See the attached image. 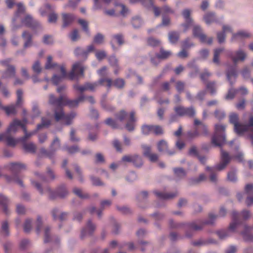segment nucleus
<instances>
[{
	"mask_svg": "<svg viewBox=\"0 0 253 253\" xmlns=\"http://www.w3.org/2000/svg\"><path fill=\"white\" fill-rule=\"evenodd\" d=\"M85 99V96L82 94L78 98L74 100H70L65 95H60L58 98L50 94L49 95V103L56 107L57 108L54 112V118L56 121L62 120L66 125H70L72 124L74 119L76 117L75 112L65 115L62 107L67 105L70 108L76 107L80 103L83 102Z\"/></svg>",
	"mask_w": 253,
	"mask_h": 253,
	"instance_id": "obj_1",
	"label": "nucleus"
},
{
	"mask_svg": "<svg viewBox=\"0 0 253 253\" xmlns=\"http://www.w3.org/2000/svg\"><path fill=\"white\" fill-rule=\"evenodd\" d=\"M229 122L234 126L235 132L239 135L247 134V135L253 131V117H250L248 125H244L239 122L238 115L232 113L229 115Z\"/></svg>",
	"mask_w": 253,
	"mask_h": 253,
	"instance_id": "obj_2",
	"label": "nucleus"
},
{
	"mask_svg": "<svg viewBox=\"0 0 253 253\" xmlns=\"http://www.w3.org/2000/svg\"><path fill=\"white\" fill-rule=\"evenodd\" d=\"M32 183L39 191L41 195L44 193L46 194L48 197L51 199H54L57 197L63 198L68 194V191L65 187L62 185L58 187L55 192L53 191L49 187H47L45 188L44 191L42 188L41 184L34 181H32Z\"/></svg>",
	"mask_w": 253,
	"mask_h": 253,
	"instance_id": "obj_3",
	"label": "nucleus"
},
{
	"mask_svg": "<svg viewBox=\"0 0 253 253\" xmlns=\"http://www.w3.org/2000/svg\"><path fill=\"white\" fill-rule=\"evenodd\" d=\"M231 160V157L227 152L221 150V162L216 165L214 168H211L209 167L206 168L207 170L211 171L210 176V180L212 182H216L217 181V176L213 172L215 170L221 171L224 169L228 164Z\"/></svg>",
	"mask_w": 253,
	"mask_h": 253,
	"instance_id": "obj_4",
	"label": "nucleus"
},
{
	"mask_svg": "<svg viewBox=\"0 0 253 253\" xmlns=\"http://www.w3.org/2000/svg\"><path fill=\"white\" fill-rule=\"evenodd\" d=\"M106 83V86L110 88L112 86V80L109 78H101L98 82L89 83H86L84 85H79L78 84H75L73 87L76 90L80 92H83L86 90L93 91L99 85H104V83Z\"/></svg>",
	"mask_w": 253,
	"mask_h": 253,
	"instance_id": "obj_5",
	"label": "nucleus"
},
{
	"mask_svg": "<svg viewBox=\"0 0 253 253\" xmlns=\"http://www.w3.org/2000/svg\"><path fill=\"white\" fill-rule=\"evenodd\" d=\"M226 126L221 124L214 126V133L211 139L212 143L215 146H220L225 142V130Z\"/></svg>",
	"mask_w": 253,
	"mask_h": 253,
	"instance_id": "obj_6",
	"label": "nucleus"
},
{
	"mask_svg": "<svg viewBox=\"0 0 253 253\" xmlns=\"http://www.w3.org/2000/svg\"><path fill=\"white\" fill-rule=\"evenodd\" d=\"M52 118V115L47 114L46 117H43L42 118V122L41 124H38L37 126V128L34 131L27 132L25 126L23 128V130L25 133V135L23 137L19 138V140L21 142H24L32 136L35 134L38 130H40L44 127H47L50 124L51 119Z\"/></svg>",
	"mask_w": 253,
	"mask_h": 253,
	"instance_id": "obj_7",
	"label": "nucleus"
},
{
	"mask_svg": "<svg viewBox=\"0 0 253 253\" xmlns=\"http://www.w3.org/2000/svg\"><path fill=\"white\" fill-rule=\"evenodd\" d=\"M129 116L124 110H121L120 112L116 114V119L113 120L111 118L107 119L105 123L106 124L112 127L116 128L120 127L125 122H126L129 119Z\"/></svg>",
	"mask_w": 253,
	"mask_h": 253,
	"instance_id": "obj_8",
	"label": "nucleus"
},
{
	"mask_svg": "<svg viewBox=\"0 0 253 253\" xmlns=\"http://www.w3.org/2000/svg\"><path fill=\"white\" fill-rule=\"evenodd\" d=\"M174 111L176 115H172L170 116V122H172L176 121L177 116H183L184 115H187L190 117H193L195 112L194 109L192 107L190 108H185L181 106H178L174 108Z\"/></svg>",
	"mask_w": 253,
	"mask_h": 253,
	"instance_id": "obj_9",
	"label": "nucleus"
},
{
	"mask_svg": "<svg viewBox=\"0 0 253 253\" xmlns=\"http://www.w3.org/2000/svg\"><path fill=\"white\" fill-rule=\"evenodd\" d=\"M60 142L58 137H56L51 143L49 151L42 148L40 149V153L42 155H45L50 159H51L54 156L55 152L60 148Z\"/></svg>",
	"mask_w": 253,
	"mask_h": 253,
	"instance_id": "obj_10",
	"label": "nucleus"
},
{
	"mask_svg": "<svg viewBox=\"0 0 253 253\" xmlns=\"http://www.w3.org/2000/svg\"><path fill=\"white\" fill-rule=\"evenodd\" d=\"M84 67L81 62L75 63L72 67L71 71L69 74V78L70 80H76L80 77L84 76Z\"/></svg>",
	"mask_w": 253,
	"mask_h": 253,
	"instance_id": "obj_11",
	"label": "nucleus"
},
{
	"mask_svg": "<svg viewBox=\"0 0 253 253\" xmlns=\"http://www.w3.org/2000/svg\"><path fill=\"white\" fill-rule=\"evenodd\" d=\"M246 194L247 196L246 203L248 206H250L253 204V184H248L245 187V193H238L237 198L239 201L243 199V195Z\"/></svg>",
	"mask_w": 253,
	"mask_h": 253,
	"instance_id": "obj_12",
	"label": "nucleus"
},
{
	"mask_svg": "<svg viewBox=\"0 0 253 253\" xmlns=\"http://www.w3.org/2000/svg\"><path fill=\"white\" fill-rule=\"evenodd\" d=\"M193 34L194 37L198 38L200 41L202 42L210 44L212 42V38L209 37L207 39L206 36L202 33L200 26L198 25H193Z\"/></svg>",
	"mask_w": 253,
	"mask_h": 253,
	"instance_id": "obj_13",
	"label": "nucleus"
},
{
	"mask_svg": "<svg viewBox=\"0 0 253 253\" xmlns=\"http://www.w3.org/2000/svg\"><path fill=\"white\" fill-rule=\"evenodd\" d=\"M27 124V120L26 118H24L22 121L15 119L10 124L6 132L9 134L14 133L20 127L23 129Z\"/></svg>",
	"mask_w": 253,
	"mask_h": 253,
	"instance_id": "obj_14",
	"label": "nucleus"
},
{
	"mask_svg": "<svg viewBox=\"0 0 253 253\" xmlns=\"http://www.w3.org/2000/svg\"><path fill=\"white\" fill-rule=\"evenodd\" d=\"M239 214L236 211H233L232 212V220L229 224L228 229H227L230 234L233 233H236L237 232V229L239 225L241 224V222L239 220Z\"/></svg>",
	"mask_w": 253,
	"mask_h": 253,
	"instance_id": "obj_15",
	"label": "nucleus"
},
{
	"mask_svg": "<svg viewBox=\"0 0 253 253\" xmlns=\"http://www.w3.org/2000/svg\"><path fill=\"white\" fill-rule=\"evenodd\" d=\"M251 34L246 30H241L236 33L232 34L231 41L232 42H239L251 36Z\"/></svg>",
	"mask_w": 253,
	"mask_h": 253,
	"instance_id": "obj_16",
	"label": "nucleus"
},
{
	"mask_svg": "<svg viewBox=\"0 0 253 253\" xmlns=\"http://www.w3.org/2000/svg\"><path fill=\"white\" fill-rule=\"evenodd\" d=\"M227 55L233 60L234 63L238 61H244L246 57V53L242 49H239L235 53V55H233L232 51H228Z\"/></svg>",
	"mask_w": 253,
	"mask_h": 253,
	"instance_id": "obj_17",
	"label": "nucleus"
},
{
	"mask_svg": "<svg viewBox=\"0 0 253 253\" xmlns=\"http://www.w3.org/2000/svg\"><path fill=\"white\" fill-rule=\"evenodd\" d=\"M57 72L61 73L60 76L54 75L52 78V82L55 85H57L63 79L67 76L66 69L64 66L58 67Z\"/></svg>",
	"mask_w": 253,
	"mask_h": 253,
	"instance_id": "obj_18",
	"label": "nucleus"
},
{
	"mask_svg": "<svg viewBox=\"0 0 253 253\" xmlns=\"http://www.w3.org/2000/svg\"><path fill=\"white\" fill-rule=\"evenodd\" d=\"M95 225L92 223L91 220H88L85 227L82 231L81 235L82 237L90 235L95 231Z\"/></svg>",
	"mask_w": 253,
	"mask_h": 253,
	"instance_id": "obj_19",
	"label": "nucleus"
},
{
	"mask_svg": "<svg viewBox=\"0 0 253 253\" xmlns=\"http://www.w3.org/2000/svg\"><path fill=\"white\" fill-rule=\"evenodd\" d=\"M22 23L23 25L26 26L31 27L35 26L38 29H42L40 24L38 22L34 21L32 17L30 15H27L25 18L22 20Z\"/></svg>",
	"mask_w": 253,
	"mask_h": 253,
	"instance_id": "obj_20",
	"label": "nucleus"
},
{
	"mask_svg": "<svg viewBox=\"0 0 253 253\" xmlns=\"http://www.w3.org/2000/svg\"><path fill=\"white\" fill-rule=\"evenodd\" d=\"M253 228V227L248 226L245 225L244 226V231L241 233L243 239L246 242L253 241V235L250 233V231Z\"/></svg>",
	"mask_w": 253,
	"mask_h": 253,
	"instance_id": "obj_21",
	"label": "nucleus"
},
{
	"mask_svg": "<svg viewBox=\"0 0 253 253\" xmlns=\"http://www.w3.org/2000/svg\"><path fill=\"white\" fill-rule=\"evenodd\" d=\"M16 75V70L14 66H9L6 70L2 73L1 78L8 79L14 77Z\"/></svg>",
	"mask_w": 253,
	"mask_h": 253,
	"instance_id": "obj_22",
	"label": "nucleus"
},
{
	"mask_svg": "<svg viewBox=\"0 0 253 253\" xmlns=\"http://www.w3.org/2000/svg\"><path fill=\"white\" fill-rule=\"evenodd\" d=\"M94 47L93 45H90L87 47L86 49L84 50L81 48L78 47L75 50V54L76 55H83V56H86L87 55L93 51Z\"/></svg>",
	"mask_w": 253,
	"mask_h": 253,
	"instance_id": "obj_23",
	"label": "nucleus"
},
{
	"mask_svg": "<svg viewBox=\"0 0 253 253\" xmlns=\"http://www.w3.org/2000/svg\"><path fill=\"white\" fill-rule=\"evenodd\" d=\"M7 168L13 172H16L25 169L24 164L20 163H12L7 165Z\"/></svg>",
	"mask_w": 253,
	"mask_h": 253,
	"instance_id": "obj_24",
	"label": "nucleus"
},
{
	"mask_svg": "<svg viewBox=\"0 0 253 253\" xmlns=\"http://www.w3.org/2000/svg\"><path fill=\"white\" fill-rule=\"evenodd\" d=\"M168 148L167 142L164 140H161L157 143V149L160 152H165L169 155L173 154L174 152L168 151Z\"/></svg>",
	"mask_w": 253,
	"mask_h": 253,
	"instance_id": "obj_25",
	"label": "nucleus"
},
{
	"mask_svg": "<svg viewBox=\"0 0 253 253\" xmlns=\"http://www.w3.org/2000/svg\"><path fill=\"white\" fill-rule=\"evenodd\" d=\"M63 27H66L71 24L75 19V16L71 14H62Z\"/></svg>",
	"mask_w": 253,
	"mask_h": 253,
	"instance_id": "obj_26",
	"label": "nucleus"
},
{
	"mask_svg": "<svg viewBox=\"0 0 253 253\" xmlns=\"http://www.w3.org/2000/svg\"><path fill=\"white\" fill-rule=\"evenodd\" d=\"M135 119L134 118V112L132 111L129 114V119L126 121V127L127 130L130 131H132L134 128V122Z\"/></svg>",
	"mask_w": 253,
	"mask_h": 253,
	"instance_id": "obj_27",
	"label": "nucleus"
},
{
	"mask_svg": "<svg viewBox=\"0 0 253 253\" xmlns=\"http://www.w3.org/2000/svg\"><path fill=\"white\" fill-rule=\"evenodd\" d=\"M154 11L156 16L160 15L162 13L163 15H165V13H172L173 11L167 5L164 6L161 10L157 7H154Z\"/></svg>",
	"mask_w": 253,
	"mask_h": 253,
	"instance_id": "obj_28",
	"label": "nucleus"
},
{
	"mask_svg": "<svg viewBox=\"0 0 253 253\" xmlns=\"http://www.w3.org/2000/svg\"><path fill=\"white\" fill-rule=\"evenodd\" d=\"M17 6L18 7V9L15 14V16L12 20V29L13 30H15L17 28V27L15 25L14 23L17 19V18L18 17L19 15L23 12L25 10V7L23 5V3L21 2H19L17 4Z\"/></svg>",
	"mask_w": 253,
	"mask_h": 253,
	"instance_id": "obj_29",
	"label": "nucleus"
},
{
	"mask_svg": "<svg viewBox=\"0 0 253 253\" xmlns=\"http://www.w3.org/2000/svg\"><path fill=\"white\" fill-rule=\"evenodd\" d=\"M22 36L25 41L24 47L26 48L31 46L32 45L31 34L25 31L23 33Z\"/></svg>",
	"mask_w": 253,
	"mask_h": 253,
	"instance_id": "obj_30",
	"label": "nucleus"
},
{
	"mask_svg": "<svg viewBox=\"0 0 253 253\" xmlns=\"http://www.w3.org/2000/svg\"><path fill=\"white\" fill-rule=\"evenodd\" d=\"M237 75V72L234 68L228 70L227 72V78L230 84H232L235 82Z\"/></svg>",
	"mask_w": 253,
	"mask_h": 253,
	"instance_id": "obj_31",
	"label": "nucleus"
},
{
	"mask_svg": "<svg viewBox=\"0 0 253 253\" xmlns=\"http://www.w3.org/2000/svg\"><path fill=\"white\" fill-rule=\"evenodd\" d=\"M24 149L28 152L34 153L37 149L36 145L33 142L27 143L26 141L22 142Z\"/></svg>",
	"mask_w": 253,
	"mask_h": 253,
	"instance_id": "obj_32",
	"label": "nucleus"
},
{
	"mask_svg": "<svg viewBox=\"0 0 253 253\" xmlns=\"http://www.w3.org/2000/svg\"><path fill=\"white\" fill-rule=\"evenodd\" d=\"M52 215L54 219L59 218L61 220H64L67 216L65 212L60 213L58 209L54 208L51 211Z\"/></svg>",
	"mask_w": 253,
	"mask_h": 253,
	"instance_id": "obj_33",
	"label": "nucleus"
},
{
	"mask_svg": "<svg viewBox=\"0 0 253 253\" xmlns=\"http://www.w3.org/2000/svg\"><path fill=\"white\" fill-rule=\"evenodd\" d=\"M155 195L157 196L158 198H159L160 200H167L172 198L173 197L176 196L177 195V193H173L171 194H166L163 193L158 191L154 192Z\"/></svg>",
	"mask_w": 253,
	"mask_h": 253,
	"instance_id": "obj_34",
	"label": "nucleus"
},
{
	"mask_svg": "<svg viewBox=\"0 0 253 253\" xmlns=\"http://www.w3.org/2000/svg\"><path fill=\"white\" fill-rule=\"evenodd\" d=\"M9 203V200L5 196L0 194V205L2 208L3 211L6 213H8V209L7 206Z\"/></svg>",
	"mask_w": 253,
	"mask_h": 253,
	"instance_id": "obj_35",
	"label": "nucleus"
},
{
	"mask_svg": "<svg viewBox=\"0 0 253 253\" xmlns=\"http://www.w3.org/2000/svg\"><path fill=\"white\" fill-rule=\"evenodd\" d=\"M115 42H118L119 45L122 44L124 43V39L123 36L121 34H117L113 36L112 40L111 41V45L114 50L116 49L113 44V43Z\"/></svg>",
	"mask_w": 253,
	"mask_h": 253,
	"instance_id": "obj_36",
	"label": "nucleus"
},
{
	"mask_svg": "<svg viewBox=\"0 0 253 253\" xmlns=\"http://www.w3.org/2000/svg\"><path fill=\"white\" fill-rule=\"evenodd\" d=\"M236 172L235 169H231L227 173V180L232 183L236 182L238 180Z\"/></svg>",
	"mask_w": 253,
	"mask_h": 253,
	"instance_id": "obj_37",
	"label": "nucleus"
},
{
	"mask_svg": "<svg viewBox=\"0 0 253 253\" xmlns=\"http://www.w3.org/2000/svg\"><path fill=\"white\" fill-rule=\"evenodd\" d=\"M171 55V53L170 51H166L164 49L161 48L160 50V54H157L156 55L155 58L157 60H159L161 59H165Z\"/></svg>",
	"mask_w": 253,
	"mask_h": 253,
	"instance_id": "obj_38",
	"label": "nucleus"
},
{
	"mask_svg": "<svg viewBox=\"0 0 253 253\" xmlns=\"http://www.w3.org/2000/svg\"><path fill=\"white\" fill-rule=\"evenodd\" d=\"M10 134H11L7 133V132H6V136L5 137V141L6 142L8 145L14 146L18 142H20V141L19 140V138L16 139L10 136L9 135Z\"/></svg>",
	"mask_w": 253,
	"mask_h": 253,
	"instance_id": "obj_39",
	"label": "nucleus"
},
{
	"mask_svg": "<svg viewBox=\"0 0 253 253\" xmlns=\"http://www.w3.org/2000/svg\"><path fill=\"white\" fill-rule=\"evenodd\" d=\"M132 163L135 167L138 168L141 167L143 164L142 158L137 155H133Z\"/></svg>",
	"mask_w": 253,
	"mask_h": 253,
	"instance_id": "obj_40",
	"label": "nucleus"
},
{
	"mask_svg": "<svg viewBox=\"0 0 253 253\" xmlns=\"http://www.w3.org/2000/svg\"><path fill=\"white\" fill-rule=\"evenodd\" d=\"M204 20L207 24H210L214 21H215L216 18L214 13H208L204 16Z\"/></svg>",
	"mask_w": 253,
	"mask_h": 253,
	"instance_id": "obj_41",
	"label": "nucleus"
},
{
	"mask_svg": "<svg viewBox=\"0 0 253 253\" xmlns=\"http://www.w3.org/2000/svg\"><path fill=\"white\" fill-rule=\"evenodd\" d=\"M52 58L51 56H48L47 58V61L45 65V68L46 69H50L54 68H55L56 70L58 69V67H60V66H58L55 63H52Z\"/></svg>",
	"mask_w": 253,
	"mask_h": 253,
	"instance_id": "obj_42",
	"label": "nucleus"
},
{
	"mask_svg": "<svg viewBox=\"0 0 253 253\" xmlns=\"http://www.w3.org/2000/svg\"><path fill=\"white\" fill-rule=\"evenodd\" d=\"M224 51L223 48H217L214 50V57L213 59V61L214 63L219 64V56L220 53Z\"/></svg>",
	"mask_w": 253,
	"mask_h": 253,
	"instance_id": "obj_43",
	"label": "nucleus"
},
{
	"mask_svg": "<svg viewBox=\"0 0 253 253\" xmlns=\"http://www.w3.org/2000/svg\"><path fill=\"white\" fill-rule=\"evenodd\" d=\"M217 234L219 239L224 240L231 236V234L228 230H223L217 232Z\"/></svg>",
	"mask_w": 253,
	"mask_h": 253,
	"instance_id": "obj_44",
	"label": "nucleus"
},
{
	"mask_svg": "<svg viewBox=\"0 0 253 253\" xmlns=\"http://www.w3.org/2000/svg\"><path fill=\"white\" fill-rule=\"evenodd\" d=\"M3 110L7 115H13L16 113L15 105H14L5 106L3 108Z\"/></svg>",
	"mask_w": 253,
	"mask_h": 253,
	"instance_id": "obj_45",
	"label": "nucleus"
},
{
	"mask_svg": "<svg viewBox=\"0 0 253 253\" xmlns=\"http://www.w3.org/2000/svg\"><path fill=\"white\" fill-rule=\"evenodd\" d=\"M169 39L171 43H174L179 39V34L176 32H170L169 34Z\"/></svg>",
	"mask_w": 253,
	"mask_h": 253,
	"instance_id": "obj_46",
	"label": "nucleus"
},
{
	"mask_svg": "<svg viewBox=\"0 0 253 253\" xmlns=\"http://www.w3.org/2000/svg\"><path fill=\"white\" fill-rule=\"evenodd\" d=\"M188 66L192 69V71L189 73L190 77H195L198 73V69L197 66L195 65L194 62L189 63Z\"/></svg>",
	"mask_w": 253,
	"mask_h": 253,
	"instance_id": "obj_47",
	"label": "nucleus"
},
{
	"mask_svg": "<svg viewBox=\"0 0 253 253\" xmlns=\"http://www.w3.org/2000/svg\"><path fill=\"white\" fill-rule=\"evenodd\" d=\"M216 243V242L212 239H209L207 242L202 240H199V241L194 242L193 243V245L196 246H199L201 245H206L208 243L215 244Z\"/></svg>",
	"mask_w": 253,
	"mask_h": 253,
	"instance_id": "obj_48",
	"label": "nucleus"
},
{
	"mask_svg": "<svg viewBox=\"0 0 253 253\" xmlns=\"http://www.w3.org/2000/svg\"><path fill=\"white\" fill-rule=\"evenodd\" d=\"M79 23L82 26L83 30L87 34H89V31L88 28V23L84 19H79Z\"/></svg>",
	"mask_w": 253,
	"mask_h": 253,
	"instance_id": "obj_49",
	"label": "nucleus"
},
{
	"mask_svg": "<svg viewBox=\"0 0 253 253\" xmlns=\"http://www.w3.org/2000/svg\"><path fill=\"white\" fill-rule=\"evenodd\" d=\"M191 13V10L188 9H185L182 11V15L185 22H191V21H192L190 18Z\"/></svg>",
	"mask_w": 253,
	"mask_h": 253,
	"instance_id": "obj_50",
	"label": "nucleus"
},
{
	"mask_svg": "<svg viewBox=\"0 0 253 253\" xmlns=\"http://www.w3.org/2000/svg\"><path fill=\"white\" fill-rule=\"evenodd\" d=\"M185 84L184 82L178 81L175 82V87L177 91L180 93L183 91L185 88Z\"/></svg>",
	"mask_w": 253,
	"mask_h": 253,
	"instance_id": "obj_51",
	"label": "nucleus"
},
{
	"mask_svg": "<svg viewBox=\"0 0 253 253\" xmlns=\"http://www.w3.org/2000/svg\"><path fill=\"white\" fill-rule=\"evenodd\" d=\"M153 126L144 125L142 127V132L145 135L153 133Z\"/></svg>",
	"mask_w": 253,
	"mask_h": 253,
	"instance_id": "obj_52",
	"label": "nucleus"
},
{
	"mask_svg": "<svg viewBox=\"0 0 253 253\" xmlns=\"http://www.w3.org/2000/svg\"><path fill=\"white\" fill-rule=\"evenodd\" d=\"M174 174L178 178H182L186 175L185 171L182 168H177L174 169Z\"/></svg>",
	"mask_w": 253,
	"mask_h": 253,
	"instance_id": "obj_53",
	"label": "nucleus"
},
{
	"mask_svg": "<svg viewBox=\"0 0 253 253\" xmlns=\"http://www.w3.org/2000/svg\"><path fill=\"white\" fill-rule=\"evenodd\" d=\"M114 85L118 88H122L125 85V81L122 79H117L116 80L113 84ZM113 85V82L112 81V85Z\"/></svg>",
	"mask_w": 253,
	"mask_h": 253,
	"instance_id": "obj_54",
	"label": "nucleus"
},
{
	"mask_svg": "<svg viewBox=\"0 0 253 253\" xmlns=\"http://www.w3.org/2000/svg\"><path fill=\"white\" fill-rule=\"evenodd\" d=\"M132 23L134 28H137L142 25L143 22L139 17H136L133 18L132 20Z\"/></svg>",
	"mask_w": 253,
	"mask_h": 253,
	"instance_id": "obj_55",
	"label": "nucleus"
},
{
	"mask_svg": "<svg viewBox=\"0 0 253 253\" xmlns=\"http://www.w3.org/2000/svg\"><path fill=\"white\" fill-rule=\"evenodd\" d=\"M17 102L16 105L20 106L22 103L23 91L21 89L17 90Z\"/></svg>",
	"mask_w": 253,
	"mask_h": 253,
	"instance_id": "obj_56",
	"label": "nucleus"
},
{
	"mask_svg": "<svg viewBox=\"0 0 253 253\" xmlns=\"http://www.w3.org/2000/svg\"><path fill=\"white\" fill-rule=\"evenodd\" d=\"M32 229V221L31 219L26 220L24 224V230L26 233H29Z\"/></svg>",
	"mask_w": 253,
	"mask_h": 253,
	"instance_id": "obj_57",
	"label": "nucleus"
},
{
	"mask_svg": "<svg viewBox=\"0 0 253 253\" xmlns=\"http://www.w3.org/2000/svg\"><path fill=\"white\" fill-rule=\"evenodd\" d=\"M207 88L211 94H214L216 91V84L214 82L209 83L207 85Z\"/></svg>",
	"mask_w": 253,
	"mask_h": 253,
	"instance_id": "obj_58",
	"label": "nucleus"
},
{
	"mask_svg": "<svg viewBox=\"0 0 253 253\" xmlns=\"http://www.w3.org/2000/svg\"><path fill=\"white\" fill-rule=\"evenodd\" d=\"M104 41V36L100 34H97L94 38L93 42L94 43L100 44L103 42Z\"/></svg>",
	"mask_w": 253,
	"mask_h": 253,
	"instance_id": "obj_59",
	"label": "nucleus"
},
{
	"mask_svg": "<svg viewBox=\"0 0 253 253\" xmlns=\"http://www.w3.org/2000/svg\"><path fill=\"white\" fill-rule=\"evenodd\" d=\"M74 193L82 199L88 198V196L86 193H83L82 190L79 188H75L74 189Z\"/></svg>",
	"mask_w": 253,
	"mask_h": 253,
	"instance_id": "obj_60",
	"label": "nucleus"
},
{
	"mask_svg": "<svg viewBox=\"0 0 253 253\" xmlns=\"http://www.w3.org/2000/svg\"><path fill=\"white\" fill-rule=\"evenodd\" d=\"M142 148L143 149V155L147 157L151 154L152 153L151 152V148L150 146L146 145H142Z\"/></svg>",
	"mask_w": 253,
	"mask_h": 253,
	"instance_id": "obj_61",
	"label": "nucleus"
},
{
	"mask_svg": "<svg viewBox=\"0 0 253 253\" xmlns=\"http://www.w3.org/2000/svg\"><path fill=\"white\" fill-rule=\"evenodd\" d=\"M50 229L49 227H46L44 231V243H48L50 241V237L49 236V232Z\"/></svg>",
	"mask_w": 253,
	"mask_h": 253,
	"instance_id": "obj_62",
	"label": "nucleus"
},
{
	"mask_svg": "<svg viewBox=\"0 0 253 253\" xmlns=\"http://www.w3.org/2000/svg\"><path fill=\"white\" fill-rule=\"evenodd\" d=\"M6 179L9 182H15L21 186L23 185L21 180L18 178L16 176H14L13 177L10 176H6Z\"/></svg>",
	"mask_w": 253,
	"mask_h": 253,
	"instance_id": "obj_63",
	"label": "nucleus"
},
{
	"mask_svg": "<svg viewBox=\"0 0 253 253\" xmlns=\"http://www.w3.org/2000/svg\"><path fill=\"white\" fill-rule=\"evenodd\" d=\"M51 10V6L48 4H46L44 7H42L40 12L42 16H45L46 13Z\"/></svg>",
	"mask_w": 253,
	"mask_h": 253,
	"instance_id": "obj_64",
	"label": "nucleus"
}]
</instances>
